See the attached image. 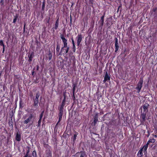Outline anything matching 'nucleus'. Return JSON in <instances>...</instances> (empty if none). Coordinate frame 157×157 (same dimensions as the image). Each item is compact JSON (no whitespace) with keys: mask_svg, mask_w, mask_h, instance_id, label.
Segmentation results:
<instances>
[{"mask_svg":"<svg viewBox=\"0 0 157 157\" xmlns=\"http://www.w3.org/2000/svg\"><path fill=\"white\" fill-rule=\"evenodd\" d=\"M98 121V119L97 118L95 117L94 120V124H95Z\"/></svg>","mask_w":157,"mask_h":157,"instance_id":"bb28decb","label":"nucleus"},{"mask_svg":"<svg viewBox=\"0 0 157 157\" xmlns=\"http://www.w3.org/2000/svg\"><path fill=\"white\" fill-rule=\"evenodd\" d=\"M22 101H20V107H22Z\"/></svg>","mask_w":157,"mask_h":157,"instance_id":"2f4dec72","label":"nucleus"},{"mask_svg":"<svg viewBox=\"0 0 157 157\" xmlns=\"http://www.w3.org/2000/svg\"><path fill=\"white\" fill-rule=\"evenodd\" d=\"M38 101L34 100L33 106L36 108L38 106Z\"/></svg>","mask_w":157,"mask_h":157,"instance_id":"4468645a","label":"nucleus"},{"mask_svg":"<svg viewBox=\"0 0 157 157\" xmlns=\"http://www.w3.org/2000/svg\"><path fill=\"white\" fill-rule=\"evenodd\" d=\"M71 39V40L72 41V44H73V46H74V45H75L74 41V40L73 39V38H72Z\"/></svg>","mask_w":157,"mask_h":157,"instance_id":"c756f323","label":"nucleus"},{"mask_svg":"<svg viewBox=\"0 0 157 157\" xmlns=\"http://www.w3.org/2000/svg\"><path fill=\"white\" fill-rule=\"evenodd\" d=\"M40 95V94L39 92L37 93L36 95V97L34 100L38 101V98L39 97Z\"/></svg>","mask_w":157,"mask_h":157,"instance_id":"2eb2a0df","label":"nucleus"},{"mask_svg":"<svg viewBox=\"0 0 157 157\" xmlns=\"http://www.w3.org/2000/svg\"><path fill=\"white\" fill-rule=\"evenodd\" d=\"M77 45L79 46L82 40V37L81 35H78L77 36Z\"/></svg>","mask_w":157,"mask_h":157,"instance_id":"423d86ee","label":"nucleus"},{"mask_svg":"<svg viewBox=\"0 0 157 157\" xmlns=\"http://www.w3.org/2000/svg\"><path fill=\"white\" fill-rule=\"evenodd\" d=\"M104 16H102L101 18L100 21H101V25H103L104 23Z\"/></svg>","mask_w":157,"mask_h":157,"instance_id":"a211bd4d","label":"nucleus"},{"mask_svg":"<svg viewBox=\"0 0 157 157\" xmlns=\"http://www.w3.org/2000/svg\"><path fill=\"white\" fill-rule=\"evenodd\" d=\"M77 134H76L74 135L73 138V141H75L76 139V137L77 136Z\"/></svg>","mask_w":157,"mask_h":157,"instance_id":"412c9836","label":"nucleus"},{"mask_svg":"<svg viewBox=\"0 0 157 157\" xmlns=\"http://www.w3.org/2000/svg\"><path fill=\"white\" fill-rule=\"evenodd\" d=\"M59 49H60V47H59V45H57V47H56V52H59Z\"/></svg>","mask_w":157,"mask_h":157,"instance_id":"5701e85b","label":"nucleus"},{"mask_svg":"<svg viewBox=\"0 0 157 157\" xmlns=\"http://www.w3.org/2000/svg\"><path fill=\"white\" fill-rule=\"evenodd\" d=\"M60 37L62 39L63 42V43L64 47H67V40L64 37V36L62 34L60 35Z\"/></svg>","mask_w":157,"mask_h":157,"instance_id":"7ed1b4c3","label":"nucleus"},{"mask_svg":"<svg viewBox=\"0 0 157 157\" xmlns=\"http://www.w3.org/2000/svg\"><path fill=\"white\" fill-rule=\"evenodd\" d=\"M85 155V154L84 152H82L80 156V157H84Z\"/></svg>","mask_w":157,"mask_h":157,"instance_id":"a878e982","label":"nucleus"},{"mask_svg":"<svg viewBox=\"0 0 157 157\" xmlns=\"http://www.w3.org/2000/svg\"><path fill=\"white\" fill-rule=\"evenodd\" d=\"M89 1L91 3H93V0H89Z\"/></svg>","mask_w":157,"mask_h":157,"instance_id":"58836bf2","label":"nucleus"},{"mask_svg":"<svg viewBox=\"0 0 157 157\" xmlns=\"http://www.w3.org/2000/svg\"><path fill=\"white\" fill-rule=\"evenodd\" d=\"M73 50L74 52H75V45H74V46H73Z\"/></svg>","mask_w":157,"mask_h":157,"instance_id":"7c9ffc66","label":"nucleus"},{"mask_svg":"<svg viewBox=\"0 0 157 157\" xmlns=\"http://www.w3.org/2000/svg\"><path fill=\"white\" fill-rule=\"evenodd\" d=\"M155 141V140L154 139H152L149 140L147 142V144H148L150 143H154Z\"/></svg>","mask_w":157,"mask_h":157,"instance_id":"9b49d317","label":"nucleus"},{"mask_svg":"<svg viewBox=\"0 0 157 157\" xmlns=\"http://www.w3.org/2000/svg\"><path fill=\"white\" fill-rule=\"evenodd\" d=\"M33 156V157H37L36 152L35 151H34L32 153Z\"/></svg>","mask_w":157,"mask_h":157,"instance_id":"6ab92c4d","label":"nucleus"},{"mask_svg":"<svg viewBox=\"0 0 157 157\" xmlns=\"http://www.w3.org/2000/svg\"><path fill=\"white\" fill-rule=\"evenodd\" d=\"M33 117V116L32 114H30L28 116L25 115H24L22 118V119L24 120L23 121L24 124H27L29 123L32 121Z\"/></svg>","mask_w":157,"mask_h":157,"instance_id":"f257e3e1","label":"nucleus"},{"mask_svg":"<svg viewBox=\"0 0 157 157\" xmlns=\"http://www.w3.org/2000/svg\"><path fill=\"white\" fill-rule=\"evenodd\" d=\"M148 147V145L146 144L141 149L144 151V154L147 153V150Z\"/></svg>","mask_w":157,"mask_h":157,"instance_id":"6e6552de","label":"nucleus"},{"mask_svg":"<svg viewBox=\"0 0 157 157\" xmlns=\"http://www.w3.org/2000/svg\"><path fill=\"white\" fill-rule=\"evenodd\" d=\"M146 115V113H142V112L140 118L142 119L143 121H145Z\"/></svg>","mask_w":157,"mask_h":157,"instance_id":"20e7f679","label":"nucleus"},{"mask_svg":"<svg viewBox=\"0 0 157 157\" xmlns=\"http://www.w3.org/2000/svg\"><path fill=\"white\" fill-rule=\"evenodd\" d=\"M44 111H43L41 113L40 115V119H39L42 120V117L43 116L44 114Z\"/></svg>","mask_w":157,"mask_h":157,"instance_id":"aec40b11","label":"nucleus"},{"mask_svg":"<svg viewBox=\"0 0 157 157\" xmlns=\"http://www.w3.org/2000/svg\"><path fill=\"white\" fill-rule=\"evenodd\" d=\"M64 105V104H62V105H61L59 108V111H63V109Z\"/></svg>","mask_w":157,"mask_h":157,"instance_id":"f3484780","label":"nucleus"},{"mask_svg":"<svg viewBox=\"0 0 157 157\" xmlns=\"http://www.w3.org/2000/svg\"><path fill=\"white\" fill-rule=\"evenodd\" d=\"M59 18H58L56 21V22L55 24V29H57L58 27V25H59Z\"/></svg>","mask_w":157,"mask_h":157,"instance_id":"ddd939ff","label":"nucleus"},{"mask_svg":"<svg viewBox=\"0 0 157 157\" xmlns=\"http://www.w3.org/2000/svg\"><path fill=\"white\" fill-rule=\"evenodd\" d=\"M29 157V156H28V153H26V155L24 156V157Z\"/></svg>","mask_w":157,"mask_h":157,"instance_id":"c9c22d12","label":"nucleus"},{"mask_svg":"<svg viewBox=\"0 0 157 157\" xmlns=\"http://www.w3.org/2000/svg\"><path fill=\"white\" fill-rule=\"evenodd\" d=\"M143 150L142 149H140L138 152V156H139V157H141V156H142L143 155V152H142V151H143Z\"/></svg>","mask_w":157,"mask_h":157,"instance_id":"f8f14e48","label":"nucleus"},{"mask_svg":"<svg viewBox=\"0 0 157 157\" xmlns=\"http://www.w3.org/2000/svg\"><path fill=\"white\" fill-rule=\"evenodd\" d=\"M4 0H1L0 2V4H3V3Z\"/></svg>","mask_w":157,"mask_h":157,"instance_id":"f704fd0d","label":"nucleus"},{"mask_svg":"<svg viewBox=\"0 0 157 157\" xmlns=\"http://www.w3.org/2000/svg\"><path fill=\"white\" fill-rule=\"evenodd\" d=\"M29 60L31 61L32 60V59L33 57V54L31 53L29 56Z\"/></svg>","mask_w":157,"mask_h":157,"instance_id":"dca6fc26","label":"nucleus"},{"mask_svg":"<svg viewBox=\"0 0 157 157\" xmlns=\"http://www.w3.org/2000/svg\"><path fill=\"white\" fill-rule=\"evenodd\" d=\"M143 82V78H140L137 84V87H136V89L138 90V92H140L142 88Z\"/></svg>","mask_w":157,"mask_h":157,"instance_id":"f03ea898","label":"nucleus"},{"mask_svg":"<svg viewBox=\"0 0 157 157\" xmlns=\"http://www.w3.org/2000/svg\"><path fill=\"white\" fill-rule=\"evenodd\" d=\"M34 73V71H33V72H32V75H33Z\"/></svg>","mask_w":157,"mask_h":157,"instance_id":"a19ab883","label":"nucleus"},{"mask_svg":"<svg viewBox=\"0 0 157 157\" xmlns=\"http://www.w3.org/2000/svg\"><path fill=\"white\" fill-rule=\"evenodd\" d=\"M5 51V47L3 48V51H2V52L3 53L4 52V51Z\"/></svg>","mask_w":157,"mask_h":157,"instance_id":"ea45409f","label":"nucleus"},{"mask_svg":"<svg viewBox=\"0 0 157 157\" xmlns=\"http://www.w3.org/2000/svg\"><path fill=\"white\" fill-rule=\"evenodd\" d=\"M115 44H118V39L117 38H116Z\"/></svg>","mask_w":157,"mask_h":157,"instance_id":"72a5a7b5","label":"nucleus"},{"mask_svg":"<svg viewBox=\"0 0 157 157\" xmlns=\"http://www.w3.org/2000/svg\"><path fill=\"white\" fill-rule=\"evenodd\" d=\"M29 151H28L27 152V153H28V154H29Z\"/></svg>","mask_w":157,"mask_h":157,"instance_id":"c03bdc74","label":"nucleus"},{"mask_svg":"<svg viewBox=\"0 0 157 157\" xmlns=\"http://www.w3.org/2000/svg\"><path fill=\"white\" fill-rule=\"evenodd\" d=\"M29 157V156H28V153H26V155L24 156V157Z\"/></svg>","mask_w":157,"mask_h":157,"instance_id":"4c0bfd02","label":"nucleus"},{"mask_svg":"<svg viewBox=\"0 0 157 157\" xmlns=\"http://www.w3.org/2000/svg\"><path fill=\"white\" fill-rule=\"evenodd\" d=\"M148 105V104H145L143 106V108L144 109V111L142 113H147L148 112L147 107Z\"/></svg>","mask_w":157,"mask_h":157,"instance_id":"0eeeda50","label":"nucleus"},{"mask_svg":"<svg viewBox=\"0 0 157 157\" xmlns=\"http://www.w3.org/2000/svg\"><path fill=\"white\" fill-rule=\"evenodd\" d=\"M154 136L155 137H156V138L157 137V135H154Z\"/></svg>","mask_w":157,"mask_h":157,"instance_id":"79ce46f5","label":"nucleus"},{"mask_svg":"<svg viewBox=\"0 0 157 157\" xmlns=\"http://www.w3.org/2000/svg\"><path fill=\"white\" fill-rule=\"evenodd\" d=\"M64 99H63V101L62 104L64 105L65 103V102L66 98V96H65V94H64Z\"/></svg>","mask_w":157,"mask_h":157,"instance_id":"b1692460","label":"nucleus"},{"mask_svg":"<svg viewBox=\"0 0 157 157\" xmlns=\"http://www.w3.org/2000/svg\"><path fill=\"white\" fill-rule=\"evenodd\" d=\"M16 20H17V18L16 17L13 19V22L14 23H15L16 22Z\"/></svg>","mask_w":157,"mask_h":157,"instance_id":"473e14b6","label":"nucleus"},{"mask_svg":"<svg viewBox=\"0 0 157 157\" xmlns=\"http://www.w3.org/2000/svg\"><path fill=\"white\" fill-rule=\"evenodd\" d=\"M41 121V120H40V119L39 120L38 122V126H40Z\"/></svg>","mask_w":157,"mask_h":157,"instance_id":"cd10ccee","label":"nucleus"},{"mask_svg":"<svg viewBox=\"0 0 157 157\" xmlns=\"http://www.w3.org/2000/svg\"><path fill=\"white\" fill-rule=\"evenodd\" d=\"M59 122L61 120V118H62V115L63 113V111H59Z\"/></svg>","mask_w":157,"mask_h":157,"instance_id":"1a4fd4ad","label":"nucleus"},{"mask_svg":"<svg viewBox=\"0 0 157 157\" xmlns=\"http://www.w3.org/2000/svg\"><path fill=\"white\" fill-rule=\"evenodd\" d=\"M0 45H1L2 46L4 47H5L3 41L2 40H0Z\"/></svg>","mask_w":157,"mask_h":157,"instance_id":"393cba45","label":"nucleus"},{"mask_svg":"<svg viewBox=\"0 0 157 157\" xmlns=\"http://www.w3.org/2000/svg\"><path fill=\"white\" fill-rule=\"evenodd\" d=\"M29 157V156H28V153H26V155L24 156V157Z\"/></svg>","mask_w":157,"mask_h":157,"instance_id":"e433bc0d","label":"nucleus"},{"mask_svg":"<svg viewBox=\"0 0 157 157\" xmlns=\"http://www.w3.org/2000/svg\"><path fill=\"white\" fill-rule=\"evenodd\" d=\"M66 48L67 49H65V51L66 52V53H67L68 52V51L69 48L68 47H66Z\"/></svg>","mask_w":157,"mask_h":157,"instance_id":"c85d7f7f","label":"nucleus"},{"mask_svg":"<svg viewBox=\"0 0 157 157\" xmlns=\"http://www.w3.org/2000/svg\"><path fill=\"white\" fill-rule=\"evenodd\" d=\"M110 79V77L108 75L107 72H106V74L104 77V79L103 80L104 82H105L106 81L108 80L109 81Z\"/></svg>","mask_w":157,"mask_h":157,"instance_id":"39448f33","label":"nucleus"},{"mask_svg":"<svg viewBox=\"0 0 157 157\" xmlns=\"http://www.w3.org/2000/svg\"><path fill=\"white\" fill-rule=\"evenodd\" d=\"M73 91L74 92L75 91V87H73Z\"/></svg>","mask_w":157,"mask_h":157,"instance_id":"37998d69","label":"nucleus"},{"mask_svg":"<svg viewBox=\"0 0 157 157\" xmlns=\"http://www.w3.org/2000/svg\"><path fill=\"white\" fill-rule=\"evenodd\" d=\"M115 51H117L118 50L119 46H118V44H115Z\"/></svg>","mask_w":157,"mask_h":157,"instance_id":"4be33fe9","label":"nucleus"},{"mask_svg":"<svg viewBox=\"0 0 157 157\" xmlns=\"http://www.w3.org/2000/svg\"><path fill=\"white\" fill-rule=\"evenodd\" d=\"M28 157H31V156H29Z\"/></svg>","mask_w":157,"mask_h":157,"instance_id":"de8ad7c7","label":"nucleus"},{"mask_svg":"<svg viewBox=\"0 0 157 157\" xmlns=\"http://www.w3.org/2000/svg\"><path fill=\"white\" fill-rule=\"evenodd\" d=\"M21 136L18 133H17L16 136V139L17 141H20L21 140Z\"/></svg>","mask_w":157,"mask_h":157,"instance_id":"9d476101","label":"nucleus"},{"mask_svg":"<svg viewBox=\"0 0 157 157\" xmlns=\"http://www.w3.org/2000/svg\"><path fill=\"white\" fill-rule=\"evenodd\" d=\"M63 47L62 48H61V51H62L63 50Z\"/></svg>","mask_w":157,"mask_h":157,"instance_id":"a18cd8bd","label":"nucleus"},{"mask_svg":"<svg viewBox=\"0 0 157 157\" xmlns=\"http://www.w3.org/2000/svg\"><path fill=\"white\" fill-rule=\"evenodd\" d=\"M31 125V124H29V126H30Z\"/></svg>","mask_w":157,"mask_h":157,"instance_id":"49530a36","label":"nucleus"}]
</instances>
